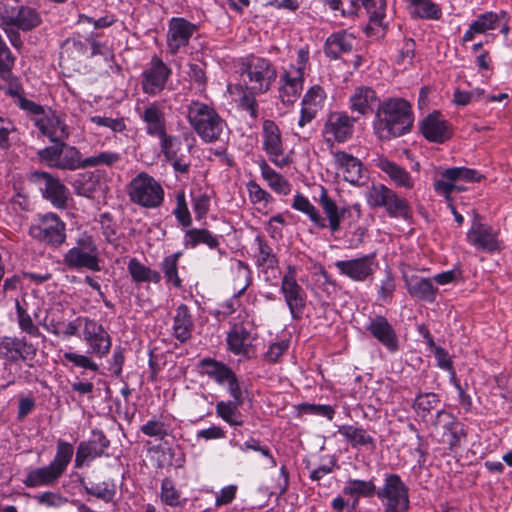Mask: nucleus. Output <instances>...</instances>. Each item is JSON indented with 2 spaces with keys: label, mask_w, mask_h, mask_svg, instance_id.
<instances>
[{
  "label": "nucleus",
  "mask_w": 512,
  "mask_h": 512,
  "mask_svg": "<svg viewBox=\"0 0 512 512\" xmlns=\"http://www.w3.org/2000/svg\"><path fill=\"white\" fill-rule=\"evenodd\" d=\"M414 114L410 102L404 98L391 97L379 102L373 129L382 141L401 137L413 127Z\"/></svg>",
  "instance_id": "f257e3e1"
},
{
  "label": "nucleus",
  "mask_w": 512,
  "mask_h": 512,
  "mask_svg": "<svg viewBox=\"0 0 512 512\" xmlns=\"http://www.w3.org/2000/svg\"><path fill=\"white\" fill-rule=\"evenodd\" d=\"M51 326V334L66 338L78 336L79 330L82 329L83 340L88 345L90 353L99 358L105 357L111 349L112 341L108 332L101 324L88 317L75 318L65 325V329H60L54 324Z\"/></svg>",
  "instance_id": "f03ea898"
},
{
  "label": "nucleus",
  "mask_w": 512,
  "mask_h": 512,
  "mask_svg": "<svg viewBox=\"0 0 512 512\" xmlns=\"http://www.w3.org/2000/svg\"><path fill=\"white\" fill-rule=\"evenodd\" d=\"M186 117L190 126L205 143L219 140L226 127L225 120L216 109L199 100H192L189 103Z\"/></svg>",
  "instance_id": "7ed1b4c3"
},
{
  "label": "nucleus",
  "mask_w": 512,
  "mask_h": 512,
  "mask_svg": "<svg viewBox=\"0 0 512 512\" xmlns=\"http://www.w3.org/2000/svg\"><path fill=\"white\" fill-rule=\"evenodd\" d=\"M244 86L250 94L267 93L277 78V70L266 58L249 56L241 66Z\"/></svg>",
  "instance_id": "20e7f679"
},
{
  "label": "nucleus",
  "mask_w": 512,
  "mask_h": 512,
  "mask_svg": "<svg viewBox=\"0 0 512 512\" xmlns=\"http://www.w3.org/2000/svg\"><path fill=\"white\" fill-rule=\"evenodd\" d=\"M127 194L132 203L146 209L160 207L165 198L162 185L146 172H140L131 179Z\"/></svg>",
  "instance_id": "39448f33"
},
{
  "label": "nucleus",
  "mask_w": 512,
  "mask_h": 512,
  "mask_svg": "<svg viewBox=\"0 0 512 512\" xmlns=\"http://www.w3.org/2000/svg\"><path fill=\"white\" fill-rule=\"evenodd\" d=\"M99 251L92 235L87 232L79 234L75 246L63 255V264L70 270L88 269L100 271Z\"/></svg>",
  "instance_id": "423d86ee"
},
{
  "label": "nucleus",
  "mask_w": 512,
  "mask_h": 512,
  "mask_svg": "<svg viewBox=\"0 0 512 512\" xmlns=\"http://www.w3.org/2000/svg\"><path fill=\"white\" fill-rule=\"evenodd\" d=\"M377 497L383 502L384 512H408L410 508L409 487L398 474H385Z\"/></svg>",
  "instance_id": "0eeeda50"
},
{
  "label": "nucleus",
  "mask_w": 512,
  "mask_h": 512,
  "mask_svg": "<svg viewBox=\"0 0 512 512\" xmlns=\"http://www.w3.org/2000/svg\"><path fill=\"white\" fill-rule=\"evenodd\" d=\"M367 204L371 208H385L392 218L408 219L410 206L407 200L400 198L395 191L383 184H373L365 194Z\"/></svg>",
  "instance_id": "6e6552de"
},
{
  "label": "nucleus",
  "mask_w": 512,
  "mask_h": 512,
  "mask_svg": "<svg viewBox=\"0 0 512 512\" xmlns=\"http://www.w3.org/2000/svg\"><path fill=\"white\" fill-rule=\"evenodd\" d=\"M29 235L39 242L58 248L66 241V224L53 212L40 214L37 221L30 225Z\"/></svg>",
  "instance_id": "1a4fd4ad"
},
{
  "label": "nucleus",
  "mask_w": 512,
  "mask_h": 512,
  "mask_svg": "<svg viewBox=\"0 0 512 512\" xmlns=\"http://www.w3.org/2000/svg\"><path fill=\"white\" fill-rule=\"evenodd\" d=\"M350 5L347 9H342V16H354L363 8L368 15V23L364 32L368 37H379L385 33L383 23L386 17V0H349Z\"/></svg>",
  "instance_id": "9d476101"
},
{
  "label": "nucleus",
  "mask_w": 512,
  "mask_h": 512,
  "mask_svg": "<svg viewBox=\"0 0 512 512\" xmlns=\"http://www.w3.org/2000/svg\"><path fill=\"white\" fill-rule=\"evenodd\" d=\"M198 368L201 374L207 375L216 384L226 388L230 397H243V389L239 377L224 362L206 357L199 361Z\"/></svg>",
  "instance_id": "9b49d317"
},
{
  "label": "nucleus",
  "mask_w": 512,
  "mask_h": 512,
  "mask_svg": "<svg viewBox=\"0 0 512 512\" xmlns=\"http://www.w3.org/2000/svg\"><path fill=\"white\" fill-rule=\"evenodd\" d=\"M484 176L477 170L466 167H452L443 170L440 178L434 181L435 192L443 196L447 201L451 200L454 191L462 192L466 188L459 182H480Z\"/></svg>",
  "instance_id": "f8f14e48"
},
{
  "label": "nucleus",
  "mask_w": 512,
  "mask_h": 512,
  "mask_svg": "<svg viewBox=\"0 0 512 512\" xmlns=\"http://www.w3.org/2000/svg\"><path fill=\"white\" fill-rule=\"evenodd\" d=\"M29 179L38 185L42 197L48 200L53 207L58 209L67 207L69 190L59 178L45 171H34L30 174Z\"/></svg>",
  "instance_id": "ddd939ff"
},
{
  "label": "nucleus",
  "mask_w": 512,
  "mask_h": 512,
  "mask_svg": "<svg viewBox=\"0 0 512 512\" xmlns=\"http://www.w3.org/2000/svg\"><path fill=\"white\" fill-rule=\"evenodd\" d=\"M356 118L346 112L334 111L327 115L322 129V136L327 144L344 143L353 136Z\"/></svg>",
  "instance_id": "4468645a"
},
{
  "label": "nucleus",
  "mask_w": 512,
  "mask_h": 512,
  "mask_svg": "<svg viewBox=\"0 0 512 512\" xmlns=\"http://www.w3.org/2000/svg\"><path fill=\"white\" fill-rule=\"evenodd\" d=\"M110 446V440L100 429H93L88 440L81 441L76 450L74 467L80 469L88 466L92 461L103 456H109L106 450Z\"/></svg>",
  "instance_id": "2eb2a0df"
},
{
  "label": "nucleus",
  "mask_w": 512,
  "mask_h": 512,
  "mask_svg": "<svg viewBox=\"0 0 512 512\" xmlns=\"http://www.w3.org/2000/svg\"><path fill=\"white\" fill-rule=\"evenodd\" d=\"M281 293L294 320H300L306 307L307 295L301 285L297 283L295 269L288 267V271L281 280Z\"/></svg>",
  "instance_id": "dca6fc26"
},
{
  "label": "nucleus",
  "mask_w": 512,
  "mask_h": 512,
  "mask_svg": "<svg viewBox=\"0 0 512 512\" xmlns=\"http://www.w3.org/2000/svg\"><path fill=\"white\" fill-rule=\"evenodd\" d=\"M37 355V347L26 337H8L0 340V359L5 365L33 361Z\"/></svg>",
  "instance_id": "f3484780"
},
{
  "label": "nucleus",
  "mask_w": 512,
  "mask_h": 512,
  "mask_svg": "<svg viewBox=\"0 0 512 512\" xmlns=\"http://www.w3.org/2000/svg\"><path fill=\"white\" fill-rule=\"evenodd\" d=\"M197 25L191 23L183 17H172L168 22L166 35L167 51L171 55L178 54L183 48L187 47L195 32Z\"/></svg>",
  "instance_id": "a211bd4d"
},
{
  "label": "nucleus",
  "mask_w": 512,
  "mask_h": 512,
  "mask_svg": "<svg viewBox=\"0 0 512 512\" xmlns=\"http://www.w3.org/2000/svg\"><path fill=\"white\" fill-rule=\"evenodd\" d=\"M172 70L160 58L154 56L150 67L143 71L141 87L145 94L155 96L164 90Z\"/></svg>",
  "instance_id": "6ab92c4d"
},
{
  "label": "nucleus",
  "mask_w": 512,
  "mask_h": 512,
  "mask_svg": "<svg viewBox=\"0 0 512 512\" xmlns=\"http://www.w3.org/2000/svg\"><path fill=\"white\" fill-rule=\"evenodd\" d=\"M376 253H370L350 260H338L335 267L340 274L356 282H363L371 277L377 267Z\"/></svg>",
  "instance_id": "aec40b11"
},
{
  "label": "nucleus",
  "mask_w": 512,
  "mask_h": 512,
  "mask_svg": "<svg viewBox=\"0 0 512 512\" xmlns=\"http://www.w3.org/2000/svg\"><path fill=\"white\" fill-rule=\"evenodd\" d=\"M263 129V149L269 159L276 166L283 168L289 164L288 157L284 156L281 132L276 123L272 120H265Z\"/></svg>",
  "instance_id": "412c9836"
},
{
  "label": "nucleus",
  "mask_w": 512,
  "mask_h": 512,
  "mask_svg": "<svg viewBox=\"0 0 512 512\" xmlns=\"http://www.w3.org/2000/svg\"><path fill=\"white\" fill-rule=\"evenodd\" d=\"M365 329L390 353H395L399 350L398 335L385 316L375 315L370 317Z\"/></svg>",
  "instance_id": "4be33fe9"
},
{
  "label": "nucleus",
  "mask_w": 512,
  "mask_h": 512,
  "mask_svg": "<svg viewBox=\"0 0 512 512\" xmlns=\"http://www.w3.org/2000/svg\"><path fill=\"white\" fill-rule=\"evenodd\" d=\"M466 239L475 249L494 253L499 251L500 244L497 239V233L491 226L474 219L470 229L466 234Z\"/></svg>",
  "instance_id": "5701e85b"
},
{
  "label": "nucleus",
  "mask_w": 512,
  "mask_h": 512,
  "mask_svg": "<svg viewBox=\"0 0 512 512\" xmlns=\"http://www.w3.org/2000/svg\"><path fill=\"white\" fill-rule=\"evenodd\" d=\"M139 118L145 124V132L150 137L164 135L166 117L163 106L159 101H153L139 110Z\"/></svg>",
  "instance_id": "b1692460"
},
{
  "label": "nucleus",
  "mask_w": 512,
  "mask_h": 512,
  "mask_svg": "<svg viewBox=\"0 0 512 512\" xmlns=\"http://www.w3.org/2000/svg\"><path fill=\"white\" fill-rule=\"evenodd\" d=\"M4 20L7 24L17 27L23 31H30L41 23V16L36 9L20 5L6 11Z\"/></svg>",
  "instance_id": "393cba45"
},
{
  "label": "nucleus",
  "mask_w": 512,
  "mask_h": 512,
  "mask_svg": "<svg viewBox=\"0 0 512 512\" xmlns=\"http://www.w3.org/2000/svg\"><path fill=\"white\" fill-rule=\"evenodd\" d=\"M405 286L409 295L418 301L432 304L437 299L439 290L431 278L412 275L405 278Z\"/></svg>",
  "instance_id": "a878e982"
},
{
  "label": "nucleus",
  "mask_w": 512,
  "mask_h": 512,
  "mask_svg": "<svg viewBox=\"0 0 512 512\" xmlns=\"http://www.w3.org/2000/svg\"><path fill=\"white\" fill-rule=\"evenodd\" d=\"M423 136L431 142L443 143L451 137L450 126L441 118L439 112H433L425 117L420 125Z\"/></svg>",
  "instance_id": "bb28decb"
},
{
  "label": "nucleus",
  "mask_w": 512,
  "mask_h": 512,
  "mask_svg": "<svg viewBox=\"0 0 512 512\" xmlns=\"http://www.w3.org/2000/svg\"><path fill=\"white\" fill-rule=\"evenodd\" d=\"M35 126L50 141L65 140L69 136L67 125L59 115L51 110L35 119Z\"/></svg>",
  "instance_id": "cd10ccee"
},
{
  "label": "nucleus",
  "mask_w": 512,
  "mask_h": 512,
  "mask_svg": "<svg viewBox=\"0 0 512 512\" xmlns=\"http://www.w3.org/2000/svg\"><path fill=\"white\" fill-rule=\"evenodd\" d=\"M355 42L356 38L351 33L344 30L334 32L325 41L324 53L328 58L337 60L344 54L351 53Z\"/></svg>",
  "instance_id": "c85d7f7f"
},
{
  "label": "nucleus",
  "mask_w": 512,
  "mask_h": 512,
  "mask_svg": "<svg viewBox=\"0 0 512 512\" xmlns=\"http://www.w3.org/2000/svg\"><path fill=\"white\" fill-rule=\"evenodd\" d=\"M374 165L385 173L396 187L412 189L414 181L410 173L394 161L389 160L385 156H378L374 159Z\"/></svg>",
  "instance_id": "c756f323"
},
{
  "label": "nucleus",
  "mask_w": 512,
  "mask_h": 512,
  "mask_svg": "<svg viewBox=\"0 0 512 512\" xmlns=\"http://www.w3.org/2000/svg\"><path fill=\"white\" fill-rule=\"evenodd\" d=\"M194 330V320L189 307L180 304L175 309L172 324V335L180 343H186L191 339Z\"/></svg>",
  "instance_id": "7c9ffc66"
},
{
  "label": "nucleus",
  "mask_w": 512,
  "mask_h": 512,
  "mask_svg": "<svg viewBox=\"0 0 512 512\" xmlns=\"http://www.w3.org/2000/svg\"><path fill=\"white\" fill-rule=\"evenodd\" d=\"M376 92L367 86L357 87L350 96V109L352 112H358L366 115L373 111L374 107L379 104Z\"/></svg>",
  "instance_id": "2f4dec72"
},
{
  "label": "nucleus",
  "mask_w": 512,
  "mask_h": 512,
  "mask_svg": "<svg viewBox=\"0 0 512 512\" xmlns=\"http://www.w3.org/2000/svg\"><path fill=\"white\" fill-rule=\"evenodd\" d=\"M244 397H231L230 400H221L216 404V415L230 426H243V415L240 407Z\"/></svg>",
  "instance_id": "473e14b6"
},
{
  "label": "nucleus",
  "mask_w": 512,
  "mask_h": 512,
  "mask_svg": "<svg viewBox=\"0 0 512 512\" xmlns=\"http://www.w3.org/2000/svg\"><path fill=\"white\" fill-rule=\"evenodd\" d=\"M226 342L231 353L248 357L251 346V334L243 325L235 324L228 332Z\"/></svg>",
  "instance_id": "72a5a7b5"
},
{
  "label": "nucleus",
  "mask_w": 512,
  "mask_h": 512,
  "mask_svg": "<svg viewBox=\"0 0 512 512\" xmlns=\"http://www.w3.org/2000/svg\"><path fill=\"white\" fill-rule=\"evenodd\" d=\"M62 475L51 465L34 468L27 472L23 483L26 487H44L55 485Z\"/></svg>",
  "instance_id": "f704fd0d"
},
{
  "label": "nucleus",
  "mask_w": 512,
  "mask_h": 512,
  "mask_svg": "<svg viewBox=\"0 0 512 512\" xmlns=\"http://www.w3.org/2000/svg\"><path fill=\"white\" fill-rule=\"evenodd\" d=\"M335 160L343 172L344 180L353 185L358 184L362 178L361 161L353 155L342 151L335 154Z\"/></svg>",
  "instance_id": "c9c22d12"
},
{
  "label": "nucleus",
  "mask_w": 512,
  "mask_h": 512,
  "mask_svg": "<svg viewBox=\"0 0 512 512\" xmlns=\"http://www.w3.org/2000/svg\"><path fill=\"white\" fill-rule=\"evenodd\" d=\"M319 204L328 219L327 227H329L332 233L338 232L346 209H339L336 202L329 197L327 190L323 187L319 197Z\"/></svg>",
  "instance_id": "e433bc0d"
},
{
  "label": "nucleus",
  "mask_w": 512,
  "mask_h": 512,
  "mask_svg": "<svg viewBox=\"0 0 512 512\" xmlns=\"http://www.w3.org/2000/svg\"><path fill=\"white\" fill-rule=\"evenodd\" d=\"M338 433L345 437L352 448L360 446L368 447L370 450H374L376 448L375 439L362 427L342 425L339 426Z\"/></svg>",
  "instance_id": "4c0bfd02"
},
{
  "label": "nucleus",
  "mask_w": 512,
  "mask_h": 512,
  "mask_svg": "<svg viewBox=\"0 0 512 512\" xmlns=\"http://www.w3.org/2000/svg\"><path fill=\"white\" fill-rule=\"evenodd\" d=\"M440 403V397L434 392H419L413 403L412 408L420 417L421 421L426 425L430 424V418L432 410H434Z\"/></svg>",
  "instance_id": "58836bf2"
},
{
  "label": "nucleus",
  "mask_w": 512,
  "mask_h": 512,
  "mask_svg": "<svg viewBox=\"0 0 512 512\" xmlns=\"http://www.w3.org/2000/svg\"><path fill=\"white\" fill-rule=\"evenodd\" d=\"M257 245L254 253L256 265L262 272H268L269 269L273 270L278 267V258L273 252V249L263 237L257 236L255 238Z\"/></svg>",
  "instance_id": "ea45409f"
},
{
  "label": "nucleus",
  "mask_w": 512,
  "mask_h": 512,
  "mask_svg": "<svg viewBox=\"0 0 512 512\" xmlns=\"http://www.w3.org/2000/svg\"><path fill=\"white\" fill-rule=\"evenodd\" d=\"M79 483L87 494L105 503H111L116 495V484L111 479L101 483L87 482L85 479H80Z\"/></svg>",
  "instance_id": "a19ab883"
},
{
  "label": "nucleus",
  "mask_w": 512,
  "mask_h": 512,
  "mask_svg": "<svg viewBox=\"0 0 512 512\" xmlns=\"http://www.w3.org/2000/svg\"><path fill=\"white\" fill-rule=\"evenodd\" d=\"M128 272L135 284L143 282L160 283L162 276L160 272L149 268L141 263L137 258H131L127 264Z\"/></svg>",
  "instance_id": "79ce46f5"
},
{
  "label": "nucleus",
  "mask_w": 512,
  "mask_h": 512,
  "mask_svg": "<svg viewBox=\"0 0 512 512\" xmlns=\"http://www.w3.org/2000/svg\"><path fill=\"white\" fill-rule=\"evenodd\" d=\"M15 309L19 329L31 337L41 336L39 328L34 324L28 312V303L24 297L21 300L16 299Z\"/></svg>",
  "instance_id": "37998d69"
},
{
  "label": "nucleus",
  "mask_w": 512,
  "mask_h": 512,
  "mask_svg": "<svg viewBox=\"0 0 512 512\" xmlns=\"http://www.w3.org/2000/svg\"><path fill=\"white\" fill-rule=\"evenodd\" d=\"M84 163L85 158H82L81 152L75 146L68 145L63 141L58 169L69 171L86 169Z\"/></svg>",
  "instance_id": "c03bdc74"
},
{
  "label": "nucleus",
  "mask_w": 512,
  "mask_h": 512,
  "mask_svg": "<svg viewBox=\"0 0 512 512\" xmlns=\"http://www.w3.org/2000/svg\"><path fill=\"white\" fill-rule=\"evenodd\" d=\"M292 207L295 210H298L304 214H306L311 222L320 229L327 228V222L324 217H322L316 207L309 201L307 197L298 193L294 196Z\"/></svg>",
  "instance_id": "a18cd8bd"
},
{
  "label": "nucleus",
  "mask_w": 512,
  "mask_h": 512,
  "mask_svg": "<svg viewBox=\"0 0 512 512\" xmlns=\"http://www.w3.org/2000/svg\"><path fill=\"white\" fill-rule=\"evenodd\" d=\"M199 244H205L214 249L219 246L218 238L207 229H189L184 236V246L195 248Z\"/></svg>",
  "instance_id": "49530a36"
},
{
  "label": "nucleus",
  "mask_w": 512,
  "mask_h": 512,
  "mask_svg": "<svg viewBox=\"0 0 512 512\" xmlns=\"http://www.w3.org/2000/svg\"><path fill=\"white\" fill-rule=\"evenodd\" d=\"M260 170L263 178L276 193L288 195L291 192V184L288 180L272 169L265 161L260 164Z\"/></svg>",
  "instance_id": "de8ad7c7"
},
{
  "label": "nucleus",
  "mask_w": 512,
  "mask_h": 512,
  "mask_svg": "<svg viewBox=\"0 0 512 512\" xmlns=\"http://www.w3.org/2000/svg\"><path fill=\"white\" fill-rule=\"evenodd\" d=\"M377 488L372 480L365 481L359 479H350L347 481L343 488V493L356 499L359 497H373L377 496Z\"/></svg>",
  "instance_id": "09e8293b"
},
{
  "label": "nucleus",
  "mask_w": 512,
  "mask_h": 512,
  "mask_svg": "<svg viewBox=\"0 0 512 512\" xmlns=\"http://www.w3.org/2000/svg\"><path fill=\"white\" fill-rule=\"evenodd\" d=\"M414 7L411 12L413 18L439 20L442 17L440 7L432 0H409Z\"/></svg>",
  "instance_id": "8fccbe9b"
},
{
  "label": "nucleus",
  "mask_w": 512,
  "mask_h": 512,
  "mask_svg": "<svg viewBox=\"0 0 512 512\" xmlns=\"http://www.w3.org/2000/svg\"><path fill=\"white\" fill-rule=\"evenodd\" d=\"M74 453L73 445L62 439L57 440L56 454L50 464L63 475L72 460Z\"/></svg>",
  "instance_id": "3c124183"
},
{
  "label": "nucleus",
  "mask_w": 512,
  "mask_h": 512,
  "mask_svg": "<svg viewBox=\"0 0 512 512\" xmlns=\"http://www.w3.org/2000/svg\"><path fill=\"white\" fill-rule=\"evenodd\" d=\"M181 255V252H175L166 256L160 263V268L164 274L166 282L172 284L176 288H180L182 286V280L178 275V261Z\"/></svg>",
  "instance_id": "603ef678"
},
{
  "label": "nucleus",
  "mask_w": 512,
  "mask_h": 512,
  "mask_svg": "<svg viewBox=\"0 0 512 512\" xmlns=\"http://www.w3.org/2000/svg\"><path fill=\"white\" fill-rule=\"evenodd\" d=\"M64 140L52 141L54 144L37 151L38 159L50 168L58 169Z\"/></svg>",
  "instance_id": "864d4df0"
},
{
  "label": "nucleus",
  "mask_w": 512,
  "mask_h": 512,
  "mask_svg": "<svg viewBox=\"0 0 512 512\" xmlns=\"http://www.w3.org/2000/svg\"><path fill=\"white\" fill-rule=\"evenodd\" d=\"M507 13L501 11L499 14L494 12H486L478 16V18L472 23V29L477 33H484L487 30H493L496 28L497 23L501 19H506Z\"/></svg>",
  "instance_id": "5fc2aeb1"
},
{
  "label": "nucleus",
  "mask_w": 512,
  "mask_h": 512,
  "mask_svg": "<svg viewBox=\"0 0 512 512\" xmlns=\"http://www.w3.org/2000/svg\"><path fill=\"white\" fill-rule=\"evenodd\" d=\"M121 160V154L112 151H103L97 155L86 157L84 166L86 168L89 167H97V166H107L112 167L116 163Z\"/></svg>",
  "instance_id": "6e6d98bb"
},
{
  "label": "nucleus",
  "mask_w": 512,
  "mask_h": 512,
  "mask_svg": "<svg viewBox=\"0 0 512 512\" xmlns=\"http://www.w3.org/2000/svg\"><path fill=\"white\" fill-rule=\"evenodd\" d=\"M161 500L171 507L180 505V492L175 488L173 480L169 477L162 480Z\"/></svg>",
  "instance_id": "4d7b16f0"
},
{
  "label": "nucleus",
  "mask_w": 512,
  "mask_h": 512,
  "mask_svg": "<svg viewBox=\"0 0 512 512\" xmlns=\"http://www.w3.org/2000/svg\"><path fill=\"white\" fill-rule=\"evenodd\" d=\"M140 431L149 437H156L160 440L164 439L166 436H168V426L153 417L152 419L148 420L145 424H143L140 427Z\"/></svg>",
  "instance_id": "13d9d810"
},
{
  "label": "nucleus",
  "mask_w": 512,
  "mask_h": 512,
  "mask_svg": "<svg viewBox=\"0 0 512 512\" xmlns=\"http://www.w3.org/2000/svg\"><path fill=\"white\" fill-rule=\"evenodd\" d=\"M15 63V58L12 55L9 47L0 36V73L2 78L6 79L11 75V69Z\"/></svg>",
  "instance_id": "bf43d9fd"
},
{
  "label": "nucleus",
  "mask_w": 512,
  "mask_h": 512,
  "mask_svg": "<svg viewBox=\"0 0 512 512\" xmlns=\"http://www.w3.org/2000/svg\"><path fill=\"white\" fill-rule=\"evenodd\" d=\"M173 215L183 227H188L192 223L184 192H180L176 196V207L173 210Z\"/></svg>",
  "instance_id": "052dcab7"
},
{
  "label": "nucleus",
  "mask_w": 512,
  "mask_h": 512,
  "mask_svg": "<svg viewBox=\"0 0 512 512\" xmlns=\"http://www.w3.org/2000/svg\"><path fill=\"white\" fill-rule=\"evenodd\" d=\"M324 99V90L320 86L316 85L311 87L306 92L301 101V106L311 107L314 108L315 110H319L322 107Z\"/></svg>",
  "instance_id": "680f3d73"
},
{
  "label": "nucleus",
  "mask_w": 512,
  "mask_h": 512,
  "mask_svg": "<svg viewBox=\"0 0 512 512\" xmlns=\"http://www.w3.org/2000/svg\"><path fill=\"white\" fill-rule=\"evenodd\" d=\"M459 421L450 413L444 409L438 410L434 417L430 418V424L433 427L442 426L444 432L449 433L451 428L455 426Z\"/></svg>",
  "instance_id": "e2e57ef3"
},
{
  "label": "nucleus",
  "mask_w": 512,
  "mask_h": 512,
  "mask_svg": "<svg viewBox=\"0 0 512 512\" xmlns=\"http://www.w3.org/2000/svg\"><path fill=\"white\" fill-rule=\"evenodd\" d=\"M35 500L38 504L46 506L48 508H58L67 503V498L62 496L60 493L46 491L39 495H36Z\"/></svg>",
  "instance_id": "0e129e2a"
},
{
  "label": "nucleus",
  "mask_w": 512,
  "mask_h": 512,
  "mask_svg": "<svg viewBox=\"0 0 512 512\" xmlns=\"http://www.w3.org/2000/svg\"><path fill=\"white\" fill-rule=\"evenodd\" d=\"M395 281L391 271H386L384 278L381 280V285L378 291V300L389 303L395 291Z\"/></svg>",
  "instance_id": "69168bd1"
},
{
  "label": "nucleus",
  "mask_w": 512,
  "mask_h": 512,
  "mask_svg": "<svg viewBox=\"0 0 512 512\" xmlns=\"http://www.w3.org/2000/svg\"><path fill=\"white\" fill-rule=\"evenodd\" d=\"M415 46V41L412 38L404 39L396 57V63L398 65L412 64L415 56Z\"/></svg>",
  "instance_id": "338daca9"
},
{
  "label": "nucleus",
  "mask_w": 512,
  "mask_h": 512,
  "mask_svg": "<svg viewBox=\"0 0 512 512\" xmlns=\"http://www.w3.org/2000/svg\"><path fill=\"white\" fill-rule=\"evenodd\" d=\"M63 358L66 361L73 363L77 367L89 369L94 372L99 370L98 365L86 355L77 354L74 352H65L63 354Z\"/></svg>",
  "instance_id": "774afa93"
}]
</instances>
